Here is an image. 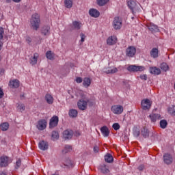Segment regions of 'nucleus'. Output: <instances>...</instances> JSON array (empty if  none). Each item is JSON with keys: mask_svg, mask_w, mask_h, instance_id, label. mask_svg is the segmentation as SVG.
<instances>
[{"mask_svg": "<svg viewBox=\"0 0 175 175\" xmlns=\"http://www.w3.org/2000/svg\"><path fill=\"white\" fill-rule=\"evenodd\" d=\"M31 25L32 29L34 31H38V29H39V27H40V15L36 13L32 15Z\"/></svg>", "mask_w": 175, "mask_h": 175, "instance_id": "f257e3e1", "label": "nucleus"}, {"mask_svg": "<svg viewBox=\"0 0 175 175\" xmlns=\"http://www.w3.org/2000/svg\"><path fill=\"white\" fill-rule=\"evenodd\" d=\"M127 6L129 8V9L131 10L133 14L136 13V12H139V10L140 9L139 8V5H137V3L133 0H129L127 1Z\"/></svg>", "mask_w": 175, "mask_h": 175, "instance_id": "f03ea898", "label": "nucleus"}, {"mask_svg": "<svg viewBox=\"0 0 175 175\" xmlns=\"http://www.w3.org/2000/svg\"><path fill=\"white\" fill-rule=\"evenodd\" d=\"M112 27L116 30L121 29V28L122 27V18L120 16H116L113 18Z\"/></svg>", "mask_w": 175, "mask_h": 175, "instance_id": "7ed1b4c3", "label": "nucleus"}, {"mask_svg": "<svg viewBox=\"0 0 175 175\" xmlns=\"http://www.w3.org/2000/svg\"><path fill=\"white\" fill-rule=\"evenodd\" d=\"M129 72H144L146 67L143 66L131 65L127 67Z\"/></svg>", "mask_w": 175, "mask_h": 175, "instance_id": "20e7f679", "label": "nucleus"}, {"mask_svg": "<svg viewBox=\"0 0 175 175\" xmlns=\"http://www.w3.org/2000/svg\"><path fill=\"white\" fill-rule=\"evenodd\" d=\"M136 55V47L133 46H129L126 49V56L129 58H133Z\"/></svg>", "mask_w": 175, "mask_h": 175, "instance_id": "39448f33", "label": "nucleus"}, {"mask_svg": "<svg viewBox=\"0 0 175 175\" xmlns=\"http://www.w3.org/2000/svg\"><path fill=\"white\" fill-rule=\"evenodd\" d=\"M111 110L113 114H122V112L124 111V107L120 105H113L111 108Z\"/></svg>", "mask_w": 175, "mask_h": 175, "instance_id": "423d86ee", "label": "nucleus"}, {"mask_svg": "<svg viewBox=\"0 0 175 175\" xmlns=\"http://www.w3.org/2000/svg\"><path fill=\"white\" fill-rule=\"evenodd\" d=\"M163 161L165 165H172L173 163V156L169 153L163 154Z\"/></svg>", "mask_w": 175, "mask_h": 175, "instance_id": "0eeeda50", "label": "nucleus"}, {"mask_svg": "<svg viewBox=\"0 0 175 175\" xmlns=\"http://www.w3.org/2000/svg\"><path fill=\"white\" fill-rule=\"evenodd\" d=\"M59 121V119L58 116H55L52 117L49 122V128H55L58 125V122Z\"/></svg>", "mask_w": 175, "mask_h": 175, "instance_id": "6e6552de", "label": "nucleus"}, {"mask_svg": "<svg viewBox=\"0 0 175 175\" xmlns=\"http://www.w3.org/2000/svg\"><path fill=\"white\" fill-rule=\"evenodd\" d=\"M73 137V131L67 129L63 132V137L65 140H69Z\"/></svg>", "mask_w": 175, "mask_h": 175, "instance_id": "1a4fd4ad", "label": "nucleus"}, {"mask_svg": "<svg viewBox=\"0 0 175 175\" xmlns=\"http://www.w3.org/2000/svg\"><path fill=\"white\" fill-rule=\"evenodd\" d=\"M38 58H39V53H33V55H31L29 59L30 65H36V64H38Z\"/></svg>", "mask_w": 175, "mask_h": 175, "instance_id": "9d476101", "label": "nucleus"}, {"mask_svg": "<svg viewBox=\"0 0 175 175\" xmlns=\"http://www.w3.org/2000/svg\"><path fill=\"white\" fill-rule=\"evenodd\" d=\"M117 36H111L107 39V44L108 46H114L117 43Z\"/></svg>", "mask_w": 175, "mask_h": 175, "instance_id": "9b49d317", "label": "nucleus"}, {"mask_svg": "<svg viewBox=\"0 0 175 175\" xmlns=\"http://www.w3.org/2000/svg\"><path fill=\"white\" fill-rule=\"evenodd\" d=\"M103 72L107 73V75H113L114 73H117L118 72V68L116 67H107L103 69Z\"/></svg>", "mask_w": 175, "mask_h": 175, "instance_id": "f8f14e48", "label": "nucleus"}, {"mask_svg": "<svg viewBox=\"0 0 175 175\" xmlns=\"http://www.w3.org/2000/svg\"><path fill=\"white\" fill-rule=\"evenodd\" d=\"M141 106L143 110H148L151 107V103L148 99H144L142 100Z\"/></svg>", "mask_w": 175, "mask_h": 175, "instance_id": "ddd939ff", "label": "nucleus"}, {"mask_svg": "<svg viewBox=\"0 0 175 175\" xmlns=\"http://www.w3.org/2000/svg\"><path fill=\"white\" fill-rule=\"evenodd\" d=\"M88 103V101L87 100H79L77 103V105L79 110H86Z\"/></svg>", "mask_w": 175, "mask_h": 175, "instance_id": "4468645a", "label": "nucleus"}, {"mask_svg": "<svg viewBox=\"0 0 175 175\" xmlns=\"http://www.w3.org/2000/svg\"><path fill=\"white\" fill-rule=\"evenodd\" d=\"M9 165V157L3 156L0 158V166L1 167H6Z\"/></svg>", "mask_w": 175, "mask_h": 175, "instance_id": "2eb2a0df", "label": "nucleus"}, {"mask_svg": "<svg viewBox=\"0 0 175 175\" xmlns=\"http://www.w3.org/2000/svg\"><path fill=\"white\" fill-rule=\"evenodd\" d=\"M38 148L40 150H42V151H46V150H49V142L46 141H41L38 144Z\"/></svg>", "mask_w": 175, "mask_h": 175, "instance_id": "dca6fc26", "label": "nucleus"}, {"mask_svg": "<svg viewBox=\"0 0 175 175\" xmlns=\"http://www.w3.org/2000/svg\"><path fill=\"white\" fill-rule=\"evenodd\" d=\"M46 126H47V122L46 120H41L38 122V124L37 125L38 129L39 131H43L46 129Z\"/></svg>", "mask_w": 175, "mask_h": 175, "instance_id": "f3484780", "label": "nucleus"}, {"mask_svg": "<svg viewBox=\"0 0 175 175\" xmlns=\"http://www.w3.org/2000/svg\"><path fill=\"white\" fill-rule=\"evenodd\" d=\"M89 14L91 17H94V18H97L100 15V13L98 10L92 8L89 10Z\"/></svg>", "mask_w": 175, "mask_h": 175, "instance_id": "a211bd4d", "label": "nucleus"}, {"mask_svg": "<svg viewBox=\"0 0 175 175\" xmlns=\"http://www.w3.org/2000/svg\"><path fill=\"white\" fill-rule=\"evenodd\" d=\"M9 87L10 88H18L20 87V81L17 79L10 81Z\"/></svg>", "mask_w": 175, "mask_h": 175, "instance_id": "6ab92c4d", "label": "nucleus"}, {"mask_svg": "<svg viewBox=\"0 0 175 175\" xmlns=\"http://www.w3.org/2000/svg\"><path fill=\"white\" fill-rule=\"evenodd\" d=\"M100 132L104 137H107L109 135H110V131H109V128L106 126H103L100 128Z\"/></svg>", "mask_w": 175, "mask_h": 175, "instance_id": "aec40b11", "label": "nucleus"}, {"mask_svg": "<svg viewBox=\"0 0 175 175\" xmlns=\"http://www.w3.org/2000/svg\"><path fill=\"white\" fill-rule=\"evenodd\" d=\"M50 27L49 26H44L42 29H41V33L42 35H44V36H47L49 35H50Z\"/></svg>", "mask_w": 175, "mask_h": 175, "instance_id": "412c9836", "label": "nucleus"}, {"mask_svg": "<svg viewBox=\"0 0 175 175\" xmlns=\"http://www.w3.org/2000/svg\"><path fill=\"white\" fill-rule=\"evenodd\" d=\"M150 73L151 75H161V69L158 67H150Z\"/></svg>", "mask_w": 175, "mask_h": 175, "instance_id": "4be33fe9", "label": "nucleus"}, {"mask_svg": "<svg viewBox=\"0 0 175 175\" xmlns=\"http://www.w3.org/2000/svg\"><path fill=\"white\" fill-rule=\"evenodd\" d=\"M45 100L48 105H53V103H54V98L50 94H46L45 95Z\"/></svg>", "mask_w": 175, "mask_h": 175, "instance_id": "5701e85b", "label": "nucleus"}, {"mask_svg": "<svg viewBox=\"0 0 175 175\" xmlns=\"http://www.w3.org/2000/svg\"><path fill=\"white\" fill-rule=\"evenodd\" d=\"M150 118L152 122H156L157 120H161V116L157 113H152L150 115Z\"/></svg>", "mask_w": 175, "mask_h": 175, "instance_id": "b1692460", "label": "nucleus"}, {"mask_svg": "<svg viewBox=\"0 0 175 175\" xmlns=\"http://www.w3.org/2000/svg\"><path fill=\"white\" fill-rule=\"evenodd\" d=\"M83 85L85 88H88L91 85V79L88 77H85L83 80Z\"/></svg>", "mask_w": 175, "mask_h": 175, "instance_id": "393cba45", "label": "nucleus"}, {"mask_svg": "<svg viewBox=\"0 0 175 175\" xmlns=\"http://www.w3.org/2000/svg\"><path fill=\"white\" fill-rule=\"evenodd\" d=\"M148 28L151 32H159V29H158V26L154 24L149 25L148 26Z\"/></svg>", "mask_w": 175, "mask_h": 175, "instance_id": "a878e982", "label": "nucleus"}, {"mask_svg": "<svg viewBox=\"0 0 175 175\" xmlns=\"http://www.w3.org/2000/svg\"><path fill=\"white\" fill-rule=\"evenodd\" d=\"M141 134L144 137H148V136H150V132L148 131V129L146 128V126L141 129Z\"/></svg>", "mask_w": 175, "mask_h": 175, "instance_id": "bb28decb", "label": "nucleus"}, {"mask_svg": "<svg viewBox=\"0 0 175 175\" xmlns=\"http://www.w3.org/2000/svg\"><path fill=\"white\" fill-rule=\"evenodd\" d=\"M158 49L157 48H153L151 51H150V57L152 58H158Z\"/></svg>", "mask_w": 175, "mask_h": 175, "instance_id": "cd10ccee", "label": "nucleus"}, {"mask_svg": "<svg viewBox=\"0 0 175 175\" xmlns=\"http://www.w3.org/2000/svg\"><path fill=\"white\" fill-rule=\"evenodd\" d=\"M100 170H101V173H103L104 174H106L110 172L109 167H107V165L105 164L100 166Z\"/></svg>", "mask_w": 175, "mask_h": 175, "instance_id": "c85d7f7f", "label": "nucleus"}, {"mask_svg": "<svg viewBox=\"0 0 175 175\" xmlns=\"http://www.w3.org/2000/svg\"><path fill=\"white\" fill-rule=\"evenodd\" d=\"M105 161L107 162V163H111L114 161V159L111 154H107L105 156Z\"/></svg>", "mask_w": 175, "mask_h": 175, "instance_id": "c756f323", "label": "nucleus"}, {"mask_svg": "<svg viewBox=\"0 0 175 175\" xmlns=\"http://www.w3.org/2000/svg\"><path fill=\"white\" fill-rule=\"evenodd\" d=\"M68 114L71 118H76V117H77L78 112L77 110L72 109H70Z\"/></svg>", "mask_w": 175, "mask_h": 175, "instance_id": "7c9ffc66", "label": "nucleus"}, {"mask_svg": "<svg viewBox=\"0 0 175 175\" xmlns=\"http://www.w3.org/2000/svg\"><path fill=\"white\" fill-rule=\"evenodd\" d=\"M0 128L3 132H6L9 129V123L3 122L0 125Z\"/></svg>", "mask_w": 175, "mask_h": 175, "instance_id": "2f4dec72", "label": "nucleus"}, {"mask_svg": "<svg viewBox=\"0 0 175 175\" xmlns=\"http://www.w3.org/2000/svg\"><path fill=\"white\" fill-rule=\"evenodd\" d=\"M64 5L67 9H70L73 6V0H65Z\"/></svg>", "mask_w": 175, "mask_h": 175, "instance_id": "473e14b6", "label": "nucleus"}, {"mask_svg": "<svg viewBox=\"0 0 175 175\" xmlns=\"http://www.w3.org/2000/svg\"><path fill=\"white\" fill-rule=\"evenodd\" d=\"M51 139L53 142L59 139V134L57 131H53L51 135Z\"/></svg>", "mask_w": 175, "mask_h": 175, "instance_id": "72a5a7b5", "label": "nucleus"}, {"mask_svg": "<svg viewBox=\"0 0 175 175\" xmlns=\"http://www.w3.org/2000/svg\"><path fill=\"white\" fill-rule=\"evenodd\" d=\"M46 57L48 59H50V61H53V59H54V53L51 52V51H48L46 53Z\"/></svg>", "mask_w": 175, "mask_h": 175, "instance_id": "f704fd0d", "label": "nucleus"}, {"mask_svg": "<svg viewBox=\"0 0 175 175\" xmlns=\"http://www.w3.org/2000/svg\"><path fill=\"white\" fill-rule=\"evenodd\" d=\"M167 126V121L166 120H161L160 121V127L162 129H166Z\"/></svg>", "mask_w": 175, "mask_h": 175, "instance_id": "c9c22d12", "label": "nucleus"}, {"mask_svg": "<svg viewBox=\"0 0 175 175\" xmlns=\"http://www.w3.org/2000/svg\"><path fill=\"white\" fill-rule=\"evenodd\" d=\"M161 70H163L164 72H167V70H169V65H167V64L166 63H162L161 64Z\"/></svg>", "mask_w": 175, "mask_h": 175, "instance_id": "e433bc0d", "label": "nucleus"}, {"mask_svg": "<svg viewBox=\"0 0 175 175\" xmlns=\"http://www.w3.org/2000/svg\"><path fill=\"white\" fill-rule=\"evenodd\" d=\"M110 0H97L98 6H105Z\"/></svg>", "mask_w": 175, "mask_h": 175, "instance_id": "4c0bfd02", "label": "nucleus"}, {"mask_svg": "<svg viewBox=\"0 0 175 175\" xmlns=\"http://www.w3.org/2000/svg\"><path fill=\"white\" fill-rule=\"evenodd\" d=\"M168 113L171 114L172 116H175V106L174 105H171L168 108Z\"/></svg>", "mask_w": 175, "mask_h": 175, "instance_id": "58836bf2", "label": "nucleus"}, {"mask_svg": "<svg viewBox=\"0 0 175 175\" xmlns=\"http://www.w3.org/2000/svg\"><path fill=\"white\" fill-rule=\"evenodd\" d=\"M72 25L75 29H80L81 28V23L77 21H74Z\"/></svg>", "mask_w": 175, "mask_h": 175, "instance_id": "ea45409f", "label": "nucleus"}, {"mask_svg": "<svg viewBox=\"0 0 175 175\" xmlns=\"http://www.w3.org/2000/svg\"><path fill=\"white\" fill-rule=\"evenodd\" d=\"M72 150V146L70 145H66L64 150H63V152H64V154H66V152H69V151H70Z\"/></svg>", "mask_w": 175, "mask_h": 175, "instance_id": "a19ab883", "label": "nucleus"}, {"mask_svg": "<svg viewBox=\"0 0 175 175\" xmlns=\"http://www.w3.org/2000/svg\"><path fill=\"white\" fill-rule=\"evenodd\" d=\"M18 110H19V111H24V110H25V105H24V104H18Z\"/></svg>", "mask_w": 175, "mask_h": 175, "instance_id": "79ce46f5", "label": "nucleus"}, {"mask_svg": "<svg viewBox=\"0 0 175 175\" xmlns=\"http://www.w3.org/2000/svg\"><path fill=\"white\" fill-rule=\"evenodd\" d=\"M5 33V30L3 27H0V40L3 39V34Z\"/></svg>", "mask_w": 175, "mask_h": 175, "instance_id": "37998d69", "label": "nucleus"}, {"mask_svg": "<svg viewBox=\"0 0 175 175\" xmlns=\"http://www.w3.org/2000/svg\"><path fill=\"white\" fill-rule=\"evenodd\" d=\"M120 124L118 123H114L112 125V128H113L114 131H118V129H120Z\"/></svg>", "mask_w": 175, "mask_h": 175, "instance_id": "c03bdc74", "label": "nucleus"}, {"mask_svg": "<svg viewBox=\"0 0 175 175\" xmlns=\"http://www.w3.org/2000/svg\"><path fill=\"white\" fill-rule=\"evenodd\" d=\"M83 78L80 77H77L75 79L76 83H77L78 84H80V83H83Z\"/></svg>", "mask_w": 175, "mask_h": 175, "instance_id": "a18cd8bd", "label": "nucleus"}, {"mask_svg": "<svg viewBox=\"0 0 175 175\" xmlns=\"http://www.w3.org/2000/svg\"><path fill=\"white\" fill-rule=\"evenodd\" d=\"M20 166H21V160L18 159V160L16 162L15 168H16V169H18V167H20Z\"/></svg>", "mask_w": 175, "mask_h": 175, "instance_id": "49530a36", "label": "nucleus"}, {"mask_svg": "<svg viewBox=\"0 0 175 175\" xmlns=\"http://www.w3.org/2000/svg\"><path fill=\"white\" fill-rule=\"evenodd\" d=\"M81 36V43H83V42L85 40V35L83 33L80 34Z\"/></svg>", "mask_w": 175, "mask_h": 175, "instance_id": "de8ad7c7", "label": "nucleus"}, {"mask_svg": "<svg viewBox=\"0 0 175 175\" xmlns=\"http://www.w3.org/2000/svg\"><path fill=\"white\" fill-rule=\"evenodd\" d=\"M93 150H94V152H95V154H98V152H99V146L96 145L94 146Z\"/></svg>", "mask_w": 175, "mask_h": 175, "instance_id": "09e8293b", "label": "nucleus"}, {"mask_svg": "<svg viewBox=\"0 0 175 175\" xmlns=\"http://www.w3.org/2000/svg\"><path fill=\"white\" fill-rule=\"evenodd\" d=\"M139 79H141V80H147V75H141Z\"/></svg>", "mask_w": 175, "mask_h": 175, "instance_id": "8fccbe9b", "label": "nucleus"}, {"mask_svg": "<svg viewBox=\"0 0 175 175\" xmlns=\"http://www.w3.org/2000/svg\"><path fill=\"white\" fill-rule=\"evenodd\" d=\"M26 42L28 43V44H31V42H32V39L29 36L26 37Z\"/></svg>", "mask_w": 175, "mask_h": 175, "instance_id": "3c124183", "label": "nucleus"}, {"mask_svg": "<svg viewBox=\"0 0 175 175\" xmlns=\"http://www.w3.org/2000/svg\"><path fill=\"white\" fill-rule=\"evenodd\" d=\"M138 170H139V172H143V170H144V165L142 164L140 165L138 167H137Z\"/></svg>", "mask_w": 175, "mask_h": 175, "instance_id": "603ef678", "label": "nucleus"}, {"mask_svg": "<svg viewBox=\"0 0 175 175\" xmlns=\"http://www.w3.org/2000/svg\"><path fill=\"white\" fill-rule=\"evenodd\" d=\"M3 95H4L3 90H2V89L0 88V99H1V98H3Z\"/></svg>", "mask_w": 175, "mask_h": 175, "instance_id": "864d4df0", "label": "nucleus"}, {"mask_svg": "<svg viewBox=\"0 0 175 175\" xmlns=\"http://www.w3.org/2000/svg\"><path fill=\"white\" fill-rule=\"evenodd\" d=\"M5 73V69L3 68H0V76L3 75Z\"/></svg>", "mask_w": 175, "mask_h": 175, "instance_id": "5fc2aeb1", "label": "nucleus"}, {"mask_svg": "<svg viewBox=\"0 0 175 175\" xmlns=\"http://www.w3.org/2000/svg\"><path fill=\"white\" fill-rule=\"evenodd\" d=\"M3 46V42H2V41H1L0 40V51L2 50Z\"/></svg>", "mask_w": 175, "mask_h": 175, "instance_id": "6e6d98bb", "label": "nucleus"}, {"mask_svg": "<svg viewBox=\"0 0 175 175\" xmlns=\"http://www.w3.org/2000/svg\"><path fill=\"white\" fill-rule=\"evenodd\" d=\"M135 135L137 136V137H139V136H140V131L135 132Z\"/></svg>", "mask_w": 175, "mask_h": 175, "instance_id": "4d7b16f0", "label": "nucleus"}, {"mask_svg": "<svg viewBox=\"0 0 175 175\" xmlns=\"http://www.w3.org/2000/svg\"><path fill=\"white\" fill-rule=\"evenodd\" d=\"M13 2H15L16 3H19V2H21V0H12Z\"/></svg>", "mask_w": 175, "mask_h": 175, "instance_id": "13d9d810", "label": "nucleus"}, {"mask_svg": "<svg viewBox=\"0 0 175 175\" xmlns=\"http://www.w3.org/2000/svg\"><path fill=\"white\" fill-rule=\"evenodd\" d=\"M7 3H10V2H12V0H5Z\"/></svg>", "mask_w": 175, "mask_h": 175, "instance_id": "bf43d9fd", "label": "nucleus"}, {"mask_svg": "<svg viewBox=\"0 0 175 175\" xmlns=\"http://www.w3.org/2000/svg\"><path fill=\"white\" fill-rule=\"evenodd\" d=\"M0 175H6V174L5 172H0Z\"/></svg>", "mask_w": 175, "mask_h": 175, "instance_id": "052dcab7", "label": "nucleus"}, {"mask_svg": "<svg viewBox=\"0 0 175 175\" xmlns=\"http://www.w3.org/2000/svg\"><path fill=\"white\" fill-rule=\"evenodd\" d=\"M52 175H59V174H58V172H55V173L53 174Z\"/></svg>", "mask_w": 175, "mask_h": 175, "instance_id": "680f3d73", "label": "nucleus"}, {"mask_svg": "<svg viewBox=\"0 0 175 175\" xmlns=\"http://www.w3.org/2000/svg\"><path fill=\"white\" fill-rule=\"evenodd\" d=\"M2 61V56L0 55V62Z\"/></svg>", "mask_w": 175, "mask_h": 175, "instance_id": "e2e57ef3", "label": "nucleus"}, {"mask_svg": "<svg viewBox=\"0 0 175 175\" xmlns=\"http://www.w3.org/2000/svg\"><path fill=\"white\" fill-rule=\"evenodd\" d=\"M65 166H69V164L66 163V164H64Z\"/></svg>", "mask_w": 175, "mask_h": 175, "instance_id": "0e129e2a", "label": "nucleus"}, {"mask_svg": "<svg viewBox=\"0 0 175 175\" xmlns=\"http://www.w3.org/2000/svg\"><path fill=\"white\" fill-rule=\"evenodd\" d=\"M21 96H24V95H22Z\"/></svg>", "mask_w": 175, "mask_h": 175, "instance_id": "69168bd1", "label": "nucleus"}]
</instances>
